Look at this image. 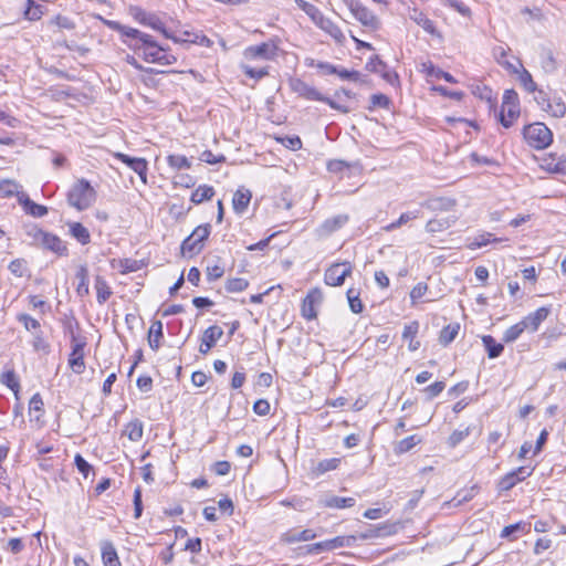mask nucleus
<instances>
[{"label": "nucleus", "mask_w": 566, "mask_h": 566, "mask_svg": "<svg viewBox=\"0 0 566 566\" xmlns=\"http://www.w3.org/2000/svg\"><path fill=\"white\" fill-rule=\"evenodd\" d=\"M128 48L148 63L170 65L177 61V57L159 45L150 34L144 35L142 42L128 43Z\"/></svg>", "instance_id": "f257e3e1"}, {"label": "nucleus", "mask_w": 566, "mask_h": 566, "mask_svg": "<svg viewBox=\"0 0 566 566\" xmlns=\"http://www.w3.org/2000/svg\"><path fill=\"white\" fill-rule=\"evenodd\" d=\"M96 200V191L85 178L77 179L67 192V203L78 211L88 209Z\"/></svg>", "instance_id": "f03ea898"}, {"label": "nucleus", "mask_w": 566, "mask_h": 566, "mask_svg": "<svg viewBox=\"0 0 566 566\" xmlns=\"http://www.w3.org/2000/svg\"><path fill=\"white\" fill-rule=\"evenodd\" d=\"M523 137L535 149H544L553 142L551 129L543 123H534L523 128Z\"/></svg>", "instance_id": "7ed1b4c3"}, {"label": "nucleus", "mask_w": 566, "mask_h": 566, "mask_svg": "<svg viewBox=\"0 0 566 566\" xmlns=\"http://www.w3.org/2000/svg\"><path fill=\"white\" fill-rule=\"evenodd\" d=\"M28 234L39 242L41 247L56 255L64 256L69 254L66 243L56 234L46 232L38 227H33L28 231Z\"/></svg>", "instance_id": "20e7f679"}, {"label": "nucleus", "mask_w": 566, "mask_h": 566, "mask_svg": "<svg viewBox=\"0 0 566 566\" xmlns=\"http://www.w3.org/2000/svg\"><path fill=\"white\" fill-rule=\"evenodd\" d=\"M210 224L198 226L181 243L182 254L193 256L201 252L203 248V241L208 239L210 234Z\"/></svg>", "instance_id": "39448f33"}, {"label": "nucleus", "mask_w": 566, "mask_h": 566, "mask_svg": "<svg viewBox=\"0 0 566 566\" xmlns=\"http://www.w3.org/2000/svg\"><path fill=\"white\" fill-rule=\"evenodd\" d=\"M86 345L85 338L77 337L72 333V352L69 357V365L75 374H82L85 369L84 361V347Z\"/></svg>", "instance_id": "423d86ee"}, {"label": "nucleus", "mask_w": 566, "mask_h": 566, "mask_svg": "<svg viewBox=\"0 0 566 566\" xmlns=\"http://www.w3.org/2000/svg\"><path fill=\"white\" fill-rule=\"evenodd\" d=\"M352 270L349 262L334 263L325 271L324 281L327 285L339 286L350 275Z\"/></svg>", "instance_id": "0eeeda50"}, {"label": "nucleus", "mask_w": 566, "mask_h": 566, "mask_svg": "<svg viewBox=\"0 0 566 566\" xmlns=\"http://www.w3.org/2000/svg\"><path fill=\"white\" fill-rule=\"evenodd\" d=\"M133 11V15L136 20H138L140 23L145 24V25H148L155 30H158L160 32H163V34L167 38V39H172L175 42H187V40H181V39H178L176 36H172L164 27V23L160 21V19L155 15V14H150V13H147L145 12L143 9L136 7V8H133L132 9Z\"/></svg>", "instance_id": "6e6552de"}, {"label": "nucleus", "mask_w": 566, "mask_h": 566, "mask_svg": "<svg viewBox=\"0 0 566 566\" xmlns=\"http://www.w3.org/2000/svg\"><path fill=\"white\" fill-rule=\"evenodd\" d=\"M349 10L353 15L365 27L371 29H378L379 20L377 17L364 4H361L358 0H352L348 3Z\"/></svg>", "instance_id": "1a4fd4ad"}, {"label": "nucleus", "mask_w": 566, "mask_h": 566, "mask_svg": "<svg viewBox=\"0 0 566 566\" xmlns=\"http://www.w3.org/2000/svg\"><path fill=\"white\" fill-rule=\"evenodd\" d=\"M323 301V293L318 287L312 289L304 297L302 303V316L307 321L314 319L317 316L316 306Z\"/></svg>", "instance_id": "9d476101"}, {"label": "nucleus", "mask_w": 566, "mask_h": 566, "mask_svg": "<svg viewBox=\"0 0 566 566\" xmlns=\"http://www.w3.org/2000/svg\"><path fill=\"white\" fill-rule=\"evenodd\" d=\"M277 46L273 42H263L245 49L244 55L252 60H273L276 56Z\"/></svg>", "instance_id": "9b49d317"}, {"label": "nucleus", "mask_w": 566, "mask_h": 566, "mask_svg": "<svg viewBox=\"0 0 566 566\" xmlns=\"http://www.w3.org/2000/svg\"><path fill=\"white\" fill-rule=\"evenodd\" d=\"M366 70L373 73L380 74V76L391 85H394L398 81V75L395 72L390 71L388 65L382 60H380L378 55H373L367 61Z\"/></svg>", "instance_id": "f8f14e48"}, {"label": "nucleus", "mask_w": 566, "mask_h": 566, "mask_svg": "<svg viewBox=\"0 0 566 566\" xmlns=\"http://www.w3.org/2000/svg\"><path fill=\"white\" fill-rule=\"evenodd\" d=\"M117 159L126 164L132 170H134L140 178V180L147 182V161L144 158L130 157L126 154L117 153L115 155Z\"/></svg>", "instance_id": "ddd939ff"}, {"label": "nucleus", "mask_w": 566, "mask_h": 566, "mask_svg": "<svg viewBox=\"0 0 566 566\" xmlns=\"http://www.w3.org/2000/svg\"><path fill=\"white\" fill-rule=\"evenodd\" d=\"M222 335L223 331L221 327L217 325L209 326L202 334L199 352L202 355L208 354L209 350L216 345V343L222 337Z\"/></svg>", "instance_id": "4468645a"}, {"label": "nucleus", "mask_w": 566, "mask_h": 566, "mask_svg": "<svg viewBox=\"0 0 566 566\" xmlns=\"http://www.w3.org/2000/svg\"><path fill=\"white\" fill-rule=\"evenodd\" d=\"M291 88L300 96L310 101L319 102V99L323 98V94H321L314 86L308 85L307 83L300 78H294L291 81Z\"/></svg>", "instance_id": "2eb2a0df"}, {"label": "nucleus", "mask_w": 566, "mask_h": 566, "mask_svg": "<svg viewBox=\"0 0 566 566\" xmlns=\"http://www.w3.org/2000/svg\"><path fill=\"white\" fill-rule=\"evenodd\" d=\"M349 220L347 214H337L326 219L317 229V232L322 237L332 234L333 232L343 228Z\"/></svg>", "instance_id": "dca6fc26"}, {"label": "nucleus", "mask_w": 566, "mask_h": 566, "mask_svg": "<svg viewBox=\"0 0 566 566\" xmlns=\"http://www.w3.org/2000/svg\"><path fill=\"white\" fill-rule=\"evenodd\" d=\"M251 198L252 192L249 189L244 187L238 188L232 198L233 211L237 214L244 213L250 205Z\"/></svg>", "instance_id": "f3484780"}, {"label": "nucleus", "mask_w": 566, "mask_h": 566, "mask_svg": "<svg viewBox=\"0 0 566 566\" xmlns=\"http://www.w3.org/2000/svg\"><path fill=\"white\" fill-rule=\"evenodd\" d=\"M551 313V308L546 306H542L537 308L535 312L530 313L525 316L522 322L526 325V329L531 332H536L539 325L547 318Z\"/></svg>", "instance_id": "a211bd4d"}, {"label": "nucleus", "mask_w": 566, "mask_h": 566, "mask_svg": "<svg viewBox=\"0 0 566 566\" xmlns=\"http://www.w3.org/2000/svg\"><path fill=\"white\" fill-rule=\"evenodd\" d=\"M19 203L24 212L32 217L42 218L48 214V208L32 201L27 193H19Z\"/></svg>", "instance_id": "6ab92c4d"}, {"label": "nucleus", "mask_w": 566, "mask_h": 566, "mask_svg": "<svg viewBox=\"0 0 566 566\" xmlns=\"http://www.w3.org/2000/svg\"><path fill=\"white\" fill-rule=\"evenodd\" d=\"M356 503L354 497H342L337 495H325L318 500V504L329 509L352 507Z\"/></svg>", "instance_id": "aec40b11"}, {"label": "nucleus", "mask_w": 566, "mask_h": 566, "mask_svg": "<svg viewBox=\"0 0 566 566\" xmlns=\"http://www.w3.org/2000/svg\"><path fill=\"white\" fill-rule=\"evenodd\" d=\"M102 560L104 566H122L116 548L109 541H104L101 545Z\"/></svg>", "instance_id": "412c9836"}, {"label": "nucleus", "mask_w": 566, "mask_h": 566, "mask_svg": "<svg viewBox=\"0 0 566 566\" xmlns=\"http://www.w3.org/2000/svg\"><path fill=\"white\" fill-rule=\"evenodd\" d=\"M409 18L420 25L426 32L430 34L436 33V27L433 22L419 9L410 8Z\"/></svg>", "instance_id": "4be33fe9"}, {"label": "nucleus", "mask_w": 566, "mask_h": 566, "mask_svg": "<svg viewBox=\"0 0 566 566\" xmlns=\"http://www.w3.org/2000/svg\"><path fill=\"white\" fill-rule=\"evenodd\" d=\"M294 2L302 11H304L308 15V18L316 27H318V24L325 18L323 12L316 6L310 3L308 1L294 0Z\"/></svg>", "instance_id": "5701e85b"}, {"label": "nucleus", "mask_w": 566, "mask_h": 566, "mask_svg": "<svg viewBox=\"0 0 566 566\" xmlns=\"http://www.w3.org/2000/svg\"><path fill=\"white\" fill-rule=\"evenodd\" d=\"M318 28L329 34L337 43L342 44L345 41V35L340 28L334 23L329 18H324L318 24Z\"/></svg>", "instance_id": "b1692460"}, {"label": "nucleus", "mask_w": 566, "mask_h": 566, "mask_svg": "<svg viewBox=\"0 0 566 566\" xmlns=\"http://www.w3.org/2000/svg\"><path fill=\"white\" fill-rule=\"evenodd\" d=\"M70 234L81 244L85 245L91 242V233L81 222H70Z\"/></svg>", "instance_id": "393cba45"}, {"label": "nucleus", "mask_w": 566, "mask_h": 566, "mask_svg": "<svg viewBox=\"0 0 566 566\" xmlns=\"http://www.w3.org/2000/svg\"><path fill=\"white\" fill-rule=\"evenodd\" d=\"M76 280L78 281L76 286V292L80 296L87 295L90 293L88 287V269L85 264L78 266L76 274Z\"/></svg>", "instance_id": "a878e982"}, {"label": "nucleus", "mask_w": 566, "mask_h": 566, "mask_svg": "<svg viewBox=\"0 0 566 566\" xmlns=\"http://www.w3.org/2000/svg\"><path fill=\"white\" fill-rule=\"evenodd\" d=\"M482 343L488 352V356L491 359L497 358L504 350V345L497 343L491 335L482 336Z\"/></svg>", "instance_id": "bb28decb"}, {"label": "nucleus", "mask_w": 566, "mask_h": 566, "mask_svg": "<svg viewBox=\"0 0 566 566\" xmlns=\"http://www.w3.org/2000/svg\"><path fill=\"white\" fill-rule=\"evenodd\" d=\"M315 537H316V533L313 530L307 528V530H303L297 533H291V532L285 533L282 536V541L287 544H292V543H297V542H307V541L314 539Z\"/></svg>", "instance_id": "cd10ccee"}, {"label": "nucleus", "mask_w": 566, "mask_h": 566, "mask_svg": "<svg viewBox=\"0 0 566 566\" xmlns=\"http://www.w3.org/2000/svg\"><path fill=\"white\" fill-rule=\"evenodd\" d=\"M44 14V7L34 0H27L23 11L24 19L29 21H38Z\"/></svg>", "instance_id": "c85d7f7f"}, {"label": "nucleus", "mask_w": 566, "mask_h": 566, "mask_svg": "<svg viewBox=\"0 0 566 566\" xmlns=\"http://www.w3.org/2000/svg\"><path fill=\"white\" fill-rule=\"evenodd\" d=\"M520 107H513V105H507L506 109H503L501 107V112L499 114V120L500 123L505 127L509 128L513 125V123L520 116Z\"/></svg>", "instance_id": "c756f323"}, {"label": "nucleus", "mask_w": 566, "mask_h": 566, "mask_svg": "<svg viewBox=\"0 0 566 566\" xmlns=\"http://www.w3.org/2000/svg\"><path fill=\"white\" fill-rule=\"evenodd\" d=\"M144 426L139 419H134L129 421L126 427L124 433L130 441H139L143 438Z\"/></svg>", "instance_id": "7c9ffc66"}, {"label": "nucleus", "mask_w": 566, "mask_h": 566, "mask_svg": "<svg viewBox=\"0 0 566 566\" xmlns=\"http://www.w3.org/2000/svg\"><path fill=\"white\" fill-rule=\"evenodd\" d=\"M163 337V323L156 321L151 324L148 333V343L151 349L157 350L160 346V338Z\"/></svg>", "instance_id": "2f4dec72"}, {"label": "nucleus", "mask_w": 566, "mask_h": 566, "mask_svg": "<svg viewBox=\"0 0 566 566\" xmlns=\"http://www.w3.org/2000/svg\"><path fill=\"white\" fill-rule=\"evenodd\" d=\"M545 112L549 113L554 117H563L566 114V104L559 96H554L547 103Z\"/></svg>", "instance_id": "473e14b6"}, {"label": "nucleus", "mask_w": 566, "mask_h": 566, "mask_svg": "<svg viewBox=\"0 0 566 566\" xmlns=\"http://www.w3.org/2000/svg\"><path fill=\"white\" fill-rule=\"evenodd\" d=\"M29 412H30L31 417L34 413V418H31V421H33V420L40 421V418L42 417V415L44 412V403H43L42 397L39 392L34 394L31 397V399L29 401Z\"/></svg>", "instance_id": "72a5a7b5"}, {"label": "nucleus", "mask_w": 566, "mask_h": 566, "mask_svg": "<svg viewBox=\"0 0 566 566\" xmlns=\"http://www.w3.org/2000/svg\"><path fill=\"white\" fill-rule=\"evenodd\" d=\"M214 195V189L211 186L202 185L199 186L192 193H191V202L199 205L203 202L205 200H210Z\"/></svg>", "instance_id": "f704fd0d"}, {"label": "nucleus", "mask_w": 566, "mask_h": 566, "mask_svg": "<svg viewBox=\"0 0 566 566\" xmlns=\"http://www.w3.org/2000/svg\"><path fill=\"white\" fill-rule=\"evenodd\" d=\"M459 329L460 325L458 323L444 326L440 332L439 343L443 346H448L451 342L454 340Z\"/></svg>", "instance_id": "c9c22d12"}, {"label": "nucleus", "mask_w": 566, "mask_h": 566, "mask_svg": "<svg viewBox=\"0 0 566 566\" xmlns=\"http://www.w3.org/2000/svg\"><path fill=\"white\" fill-rule=\"evenodd\" d=\"M96 298L99 304H104L112 295L111 287L102 276L95 279Z\"/></svg>", "instance_id": "e433bc0d"}, {"label": "nucleus", "mask_w": 566, "mask_h": 566, "mask_svg": "<svg viewBox=\"0 0 566 566\" xmlns=\"http://www.w3.org/2000/svg\"><path fill=\"white\" fill-rule=\"evenodd\" d=\"M21 185L14 180L7 179L0 181V191L3 195V197L15 196L19 200V193H25L23 190H21Z\"/></svg>", "instance_id": "4c0bfd02"}, {"label": "nucleus", "mask_w": 566, "mask_h": 566, "mask_svg": "<svg viewBox=\"0 0 566 566\" xmlns=\"http://www.w3.org/2000/svg\"><path fill=\"white\" fill-rule=\"evenodd\" d=\"M524 331H526V325L520 321L504 332L503 342L506 344L515 342Z\"/></svg>", "instance_id": "58836bf2"}, {"label": "nucleus", "mask_w": 566, "mask_h": 566, "mask_svg": "<svg viewBox=\"0 0 566 566\" xmlns=\"http://www.w3.org/2000/svg\"><path fill=\"white\" fill-rule=\"evenodd\" d=\"M422 66L429 76H433L436 78H443L449 83H457L455 78L450 73L436 67L431 62L423 63Z\"/></svg>", "instance_id": "ea45409f"}, {"label": "nucleus", "mask_w": 566, "mask_h": 566, "mask_svg": "<svg viewBox=\"0 0 566 566\" xmlns=\"http://www.w3.org/2000/svg\"><path fill=\"white\" fill-rule=\"evenodd\" d=\"M350 311L355 314H359L364 310L363 302L359 297V292L355 289H348L346 292Z\"/></svg>", "instance_id": "a19ab883"}, {"label": "nucleus", "mask_w": 566, "mask_h": 566, "mask_svg": "<svg viewBox=\"0 0 566 566\" xmlns=\"http://www.w3.org/2000/svg\"><path fill=\"white\" fill-rule=\"evenodd\" d=\"M357 541L356 535H344V536H336L334 538L328 539V543L331 545V551H334L336 548L340 547H352Z\"/></svg>", "instance_id": "79ce46f5"}, {"label": "nucleus", "mask_w": 566, "mask_h": 566, "mask_svg": "<svg viewBox=\"0 0 566 566\" xmlns=\"http://www.w3.org/2000/svg\"><path fill=\"white\" fill-rule=\"evenodd\" d=\"M522 70L518 72V81L521 85L528 93H535L537 91V85L534 82L532 74L521 65Z\"/></svg>", "instance_id": "37998d69"}, {"label": "nucleus", "mask_w": 566, "mask_h": 566, "mask_svg": "<svg viewBox=\"0 0 566 566\" xmlns=\"http://www.w3.org/2000/svg\"><path fill=\"white\" fill-rule=\"evenodd\" d=\"M452 221L449 218L431 219L426 224V231L429 233L441 232L451 226Z\"/></svg>", "instance_id": "c03bdc74"}, {"label": "nucleus", "mask_w": 566, "mask_h": 566, "mask_svg": "<svg viewBox=\"0 0 566 566\" xmlns=\"http://www.w3.org/2000/svg\"><path fill=\"white\" fill-rule=\"evenodd\" d=\"M340 464L339 458H331V459H324L317 463V465L314 469V472L316 474H324L328 471L335 470Z\"/></svg>", "instance_id": "a18cd8bd"}, {"label": "nucleus", "mask_w": 566, "mask_h": 566, "mask_svg": "<svg viewBox=\"0 0 566 566\" xmlns=\"http://www.w3.org/2000/svg\"><path fill=\"white\" fill-rule=\"evenodd\" d=\"M420 441L421 439L418 436H409L397 443L395 451L397 453H406L410 451L413 447H416L418 443H420Z\"/></svg>", "instance_id": "49530a36"}, {"label": "nucleus", "mask_w": 566, "mask_h": 566, "mask_svg": "<svg viewBox=\"0 0 566 566\" xmlns=\"http://www.w3.org/2000/svg\"><path fill=\"white\" fill-rule=\"evenodd\" d=\"M1 382L6 385L8 388H10L15 396H18V392L20 390V382L14 370H8L3 373L1 376Z\"/></svg>", "instance_id": "de8ad7c7"}, {"label": "nucleus", "mask_w": 566, "mask_h": 566, "mask_svg": "<svg viewBox=\"0 0 566 566\" xmlns=\"http://www.w3.org/2000/svg\"><path fill=\"white\" fill-rule=\"evenodd\" d=\"M167 163L176 170L189 169L191 167V163L184 155H169L167 157Z\"/></svg>", "instance_id": "09e8293b"}, {"label": "nucleus", "mask_w": 566, "mask_h": 566, "mask_svg": "<svg viewBox=\"0 0 566 566\" xmlns=\"http://www.w3.org/2000/svg\"><path fill=\"white\" fill-rule=\"evenodd\" d=\"M249 286V282L243 277L229 279L226 282V290L229 293H238L244 291Z\"/></svg>", "instance_id": "8fccbe9b"}, {"label": "nucleus", "mask_w": 566, "mask_h": 566, "mask_svg": "<svg viewBox=\"0 0 566 566\" xmlns=\"http://www.w3.org/2000/svg\"><path fill=\"white\" fill-rule=\"evenodd\" d=\"M491 237H492L491 233L479 234L478 237H475L472 241H470L468 243V248L471 250H475V249L485 247L491 241L499 242L502 240V239H497V238L491 239Z\"/></svg>", "instance_id": "3c124183"}, {"label": "nucleus", "mask_w": 566, "mask_h": 566, "mask_svg": "<svg viewBox=\"0 0 566 566\" xmlns=\"http://www.w3.org/2000/svg\"><path fill=\"white\" fill-rule=\"evenodd\" d=\"M455 206L454 199L449 198H436L429 201V207L433 210H451Z\"/></svg>", "instance_id": "603ef678"}, {"label": "nucleus", "mask_w": 566, "mask_h": 566, "mask_svg": "<svg viewBox=\"0 0 566 566\" xmlns=\"http://www.w3.org/2000/svg\"><path fill=\"white\" fill-rule=\"evenodd\" d=\"M119 33L129 38L130 39L129 43L142 42L143 36L148 35L147 33H144L137 29L126 27V25H122V30ZM125 43L128 45V42H125Z\"/></svg>", "instance_id": "864d4df0"}, {"label": "nucleus", "mask_w": 566, "mask_h": 566, "mask_svg": "<svg viewBox=\"0 0 566 566\" xmlns=\"http://www.w3.org/2000/svg\"><path fill=\"white\" fill-rule=\"evenodd\" d=\"M471 432L470 427H465L462 430H454L448 438V444L451 448L457 447L459 443H461Z\"/></svg>", "instance_id": "5fc2aeb1"}, {"label": "nucleus", "mask_w": 566, "mask_h": 566, "mask_svg": "<svg viewBox=\"0 0 566 566\" xmlns=\"http://www.w3.org/2000/svg\"><path fill=\"white\" fill-rule=\"evenodd\" d=\"M530 528H531L530 524L518 522V523L505 526L501 532V536L510 537L511 535H513L514 533H517V532H523V533L530 532Z\"/></svg>", "instance_id": "6e6d98bb"}, {"label": "nucleus", "mask_w": 566, "mask_h": 566, "mask_svg": "<svg viewBox=\"0 0 566 566\" xmlns=\"http://www.w3.org/2000/svg\"><path fill=\"white\" fill-rule=\"evenodd\" d=\"M335 75H338L342 80L366 83V81L361 78V75L358 71H348L344 67L337 66V72Z\"/></svg>", "instance_id": "4d7b16f0"}, {"label": "nucleus", "mask_w": 566, "mask_h": 566, "mask_svg": "<svg viewBox=\"0 0 566 566\" xmlns=\"http://www.w3.org/2000/svg\"><path fill=\"white\" fill-rule=\"evenodd\" d=\"M507 105L520 107L518 95L514 90H505L503 94L502 108L506 109Z\"/></svg>", "instance_id": "13d9d810"}, {"label": "nucleus", "mask_w": 566, "mask_h": 566, "mask_svg": "<svg viewBox=\"0 0 566 566\" xmlns=\"http://www.w3.org/2000/svg\"><path fill=\"white\" fill-rule=\"evenodd\" d=\"M387 528H388V526L381 525V526H378L377 528H370L367 532L360 533L359 535H356V536H357V538H360V539L379 537V536L390 534V532L387 531Z\"/></svg>", "instance_id": "bf43d9fd"}, {"label": "nucleus", "mask_w": 566, "mask_h": 566, "mask_svg": "<svg viewBox=\"0 0 566 566\" xmlns=\"http://www.w3.org/2000/svg\"><path fill=\"white\" fill-rule=\"evenodd\" d=\"M417 218V214L413 212H405L401 213V216L398 218V220L391 222L390 224L386 226L384 230L386 231H392L395 229H398L402 224L407 223L408 221Z\"/></svg>", "instance_id": "052dcab7"}, {"label": "nucleus", "mask_w": 566, "mask_h": 566, "mask_svg": "<svg viewBox=\"0 0 566 566\" xmlns=\"http://www.w3.org/2000/svg\"><path fill=\"white\" fill-rule=\"evenodd\" d=\"M443 3L449 6L450 8L454 9L457 12H459L463 17H470V14H471L470 8L467 4H464L462 1L443 0Z\"/></svg>", "instance_id": "680f3d73"}, {"label": "nucleus", "mask_w": 566, "mask_h": 566, "mask_svg": "<svg viewBox=\"0 0 566 566\" xmlns=\"http://www.w3.org/2000/svg\"><path fill=\"white\" fill-rule=\"evenodd\" d=\"M223 274H224V269H223V266H221L219 264L207 266L206 277L209 282H213V281L222 277Z\"/></svg>", "instance_id": "e2e57ef3"}, {"label": "nucleus", "mask_w": 566, "mask_h": 566, "mask_svg": "<svg viewBox=\"0 0 566 566\" xmlns=\"http://www.w3.org/2000/svg\"><path fill=\"white\" fill-rule=\"evenodd\" d=\"M474 490H475V486L471 488V490H465V491H461L459 492L453 499H452V503L454 506H459L465 502H469L473 499L474 496Z\"/></svg>", "instance_id": "0e129e2a"}, {"label": "nucleus", "mask_w": 566, "mask_h": 566, "mask_svg": "<svg viewBox=\"0 0 566 566\" xmlns=\"http://www.w3.org/2000/svg\"><path fill=\"white\" fill-rule=\"evenodd\" d=\"M74 463L78 472H81L84 478H87L92 470V465L80 453L75 454Z\"/></svg>", "instance_id": "69168bd1"}, {"label": "nucleus", "mask_w": 566, "mask_h": 566, "mask_svg": "<svg viewBox=\"0 0 566 566\" xmlns=\"http://www.w3.org/2000/svg\"><path fill=\"white\" fill-rule=\"evenodd\" d=\"M371 107L389 108L390 98L385 94H373L370 96Z\"/></svg>", "instance_id": "338daca9"}, {"label": "nucleus", "mask_w": 566, "mask_h": 566, "mask_svg": "<svg viewBox=\"0 0 566 566\" xmlns=\"http://www.w3.org/2000/svg\"><path fill=\"white\" fill-rule=\"evenodd\" d=\"M18 321L23 324L27 331L38 329L40 328V323L38 319L33 318L29 314H19Z\"/></svg>", "instance_id": "774afa93"}]
</instances>
